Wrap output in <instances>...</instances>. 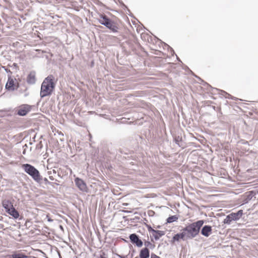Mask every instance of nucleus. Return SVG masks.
Segmentation results:
<instances>
[{
    "label": "nucleus",
    "mask_w": 258,
    "mask_h": 258,
    "mask_svg": "<svg viewBox=\"0 0 258 258\" xmlns=\"http://www.w3.org/2000/svg\"><path fill=\"white\" fill-rule=\"evenodd\" d=\"M205 223L204 220H200L186 225L183 230L187 235L188 239H191L197 237L200 233V230Z\"/></svg>",
    "instance_id": "nucleus-1"
},
{
    "label": "nucleus",
    "mask_w": 258,
    "mask_h": 258,
    "mask_svg": "<svg viewBox=\"0 0 258 258\" xmlns=\"http://www.w3.org/2000/svg\"><path fill=\"white\" fill-rule=\"evenodd\" d=\"M54 80L52 75L44 79L41 86L40 96L41 98L51 95L55 86Z\"/></svg>",
    "instance_id": "nucleus-2"
},
{
    "label": "nucleus",
    "mask_w": 258,
    "mask_h": 258,
    "mask_svg": "<svg viewBox=\"0 0 258 258\" xmlns=\"http://www.w3.org/2000/svg\"><path fill=\"white\" fill-rule=\"evenodd\" d=\"M22 168L35 181L39 184L42 183V177L41 176L38 170L34 166L28 163H26L22 164Z\"/></svg>",
    "instance_id": "nucleus-3"
},
{
    "label": "nucleus",
    "mask_w": 258,
    "mask_h": 258,
    "mask_svg": "<svg viewBox=\"0 0 258 258\" xmlns=\"http://www.w3.org/2000/svg\"><path fill=\"white\" fill-rule=\"evenodd\" d=\"M98 21L100 24L105 26L112 32L116 33L118 32V27L114 21L109 19L106 15L104 14L100 15Z\"/></svg>",
    "instance_id": "nucleus-4"
},
{
    "label": "nucleus",
    "mask_w": 258,
    "mask_h": 258,
    "mask_svg": "<svg viewBox=\"0 0 258 258\" xmlns=\"http://www.w3.org/2000/svg\"><path fill=\"white\" fill-rule=\"evenodd\" d=\"M243 214V212L242 210H240L236 213L232 212L226 216L223 222L224 224H230L232 221H236L239 220Z\"/></svg>",
    "instance_id": "nucleus-5"
},
{
    "label": "nucleus",
    "mask_w": 258,
    "mask_h": 258,
    "mask_svg": "<svg viewBox=\"0 0 258 258\" xmlns=\"http://www.w3.org/2000/svg\"><path fill=\"white\" fill-rule=\"evenodd\" d=\"M16 81L17 80L15 78L14 79L11 76H8V81L5 86L6 89L10 91H14L17 90L19 85L18 82L15 83Z\"/></svg>",
    "instance_id": "nucleus-6"
},
{
    "label": "nucleus",
    "mask_w": 258,
    "mask_h": 258,
    "mask_svg": "<svg viewBox=\"0 0 258 258\" xmlns=\"http://www.w3.org/2000/svg\"><path fill=\"white\" fill-rule=\"evenodd\" d=\"M32 106L28 104H23L17 110V114L20 116H25L32 109Z\"/></svg>",
    "instance_id": "nucleus-7"
},
{
    "label": "nucleus",
    "mask_w": 258,
    "mask_h": 258,
    "mask_svg": "<svg viewBox=\"0 0 258 258\" xmlns=\"http://www.w3.org/2000/svg\"><path fill=\"white\" fill-rule=\"evenodd\" d=\"M129 238L131 242L137 247H141L143 246V242L137 234L133 233L130 234Z\"/></svg>",
    "instance_id": "nucleus-8"
},
{
    "label": "nucleus",
    "mask_w": 258,
    "mask_h": 258,
    "mask_svg": "<svg viewBox=\"0 0 258 258\" xmlns=\"http://www.w3.org/2000/svg\"><path fill=\"white\" fill-rule=\"evenodd\" d=\"M75 182L76 186L82 191H86L87 187L85 181L82 179L77 177L75 179Z\"/></svg>",
    "instance_id": "nucleus-9"
},
{
    "label": "nucleus",
    "mask_w": 258,
    "mask_h": 258,
    "mask_svg": "<svg viewBox=\"0 0 258 258\" xmlns=\"http://www.w3.org/2000/svg\"><path fill=\"white\" fill-rule=\"evenodd\" d=\"M200 232L202 235L204 236L205 237H208L212 234V226L208 225H204V226H202V227L201 228Z\"/></svg>",
    "instance_id": "nucleus-10"
},
{
    "label": "nucleus",
    "mask_w": 258,
    "mask_h": 258,
    "mask_svg": "<svg viewBox=\"0 0 258 258\" xmlns=\"http://www.w3.org/2000/svg\"><path fill=\"white\" fill-rule=\"evenodd\" d=\"M180 239L183 240H185L188 239L187 238V235L184 232L183 229H182V232L179 233H177L175 234L172 237V241H178Z\"/></svg>",
    "instance_id": "nucleus-11"
},
{
    "label": "nucleus",
    "mask_w": 258,
    "mask_h": 258,
    "mask_svg": "<svg viewBox=\"0 0 258 258\" xmlns=\"http://www.w3.org/2000/svg\"><path fill=\"white\" fill-rule=\"evenodd\" d=\"M36 73L31 71L27 76L26 81L28 84L33 85L36 83Z\"/></svg>",
    "instance_id": "nucleus-12"
},
{
    "label": "nucleus",
    "mask_w": 258,
    "mask_h": 258,
    "mask_svg": "<svg viewBox=\"0 0 258 258\" xmlns=\"http://www.w3.org/2000/svg\"><path fill=\"white\" fill-rule=\"evenodd\" d=\"M2 205L6 212L10 211V210L11 209V208L14 207L13 203L10 200L6 199L2 201Z\"/></svg>",
    "instance_id": "nucleus-13"
},
{
    "label": "nucleus",
    "mask_w": 258,
    "mask_h": 258,
    "mask_svg": "<svg viewBox=\"0 0 258 258\" xmlns=\"http://www.w3.org/2000/svg\"><path fill=\"white\" fill-rule=\"evenodd\" d=\"M258 193V190L256 192L254 190H251L246 193V198L243 200L244 204L248 203L252 198Z\"/></svg>",
    "instance_id": "nucleus-14"
},
{
    "label": "nucleus",
    "mask_w": 258,
    "mask_h": 258,
    "mask_svg": "<svg viewBox=\"0 0 258 258\" xmlns=\"http://www.w3.org/2000/svg\"><path fill=\"white\" fill-rule=\"evenodd\" d=\"M140 258H149L150 256V250L148 248L145 247L140 250Z\"/></svg>",
    "instance_id": "nucleus-15"
},
{
    "label": "nucleus",
    "mask_w": 258,
    "mask_h": 258,
    "mask_svg": "<svg viewBox=\"0 0 258 258\" xmlns=\"http://www.w3.org/2000/svg\"><path fill=\"white\" fill-rule=\"evenodd\" d=\"M165 234V232L161 230H155L153 231V236H154L156 240H158L161 237L164 235Z\"/></svg>",
    "instance_id": "nucleus-16"
},
{
    "label": "nucleus",
    "mask_w": 258,
    "mask_h": 258,
    "mask_svg": "<svg viewBox=\"0 0 258 258\" xmlns=\"http://www.w3.org/2000/svg\"><path fill=\"white\" fill-rule=\"evenodd\" d=\"M8 211V212H7V213L12 216L14 219L18 218L20 215L18 211L16 210L14 207Z\"/></svg>",
    "instance_id": "nucleus-17"
},
{
    "label": "nucleus",
    "mask_w": 258,
    "mask_h": 258,
    "mask_svg": "<svg viewBox=\"0 0 258 258\" xmlns=\"http://www.w3.org/2000/svg\"><path fill=\"white\" fill-rule=\"evenodd\" d=\"M27 256L22 252L14 253L11 255V258H27Z\"/></svg>",
    "instance_id": "nucleus-18"
},
{
    "label": "nucleus",
    "mask_w": 258,
    "mask_h": 258,
    "mask_svg": "<svg viewBox=\"0 0 258 258\" xmlns=\"http://www.w3.org/2000/svg\"><path fill=\"white\" fill-rule=\"evenodd\" d=\"M42 181V183H41L40 184H42V183H44L45 185H50L52 186H53V185L55 184L56 185H58V183H55V182H50L48 181V180L47 179V178H43L42 177V180L41 181Z\"/></svg>",
    "instance_id": "nucleus-19"
},
{
    "label": "nucleus",
    "mask_w": 258,
    "mask_h": 258,
    "mask_svg": "<svg viewBox=\"0 0 258 258\" xmlns=\"http://www.w3.org/2000/svg\"><path fill=\"white\" fill-rule=\"evenodd\" d=\"M218 91L220 92L219 94H221V95L224 96L226 98H231L232 99H235L234 97H232V96L230 94H228L225 91L221 90H218Z\"/></svg>",
    "instance_id": "nucleus-20"
},
{
    "label": "nucleus",
    "mask_w": 258,
    "mask_h": 258,
    "mask_svg": "<svg viewBox=\"0 0 258 258\" xmlns=\"http://www.w3.org/2000/svg\"><path fill=\"white\" fill-rule=\"evenodd\" d=\"M178 217L176 215L171 216L167 219L166 222L168 223H171L176 221Z\"/></svg>",
    "instance_id": "nucleus-21"
},
{
    "label": "nucleus",
    "mask_w": 258,
    "mask_h": 258,
    "mask_svg": "<svg viewBox=\"0 0 258 258\" xmlns=\"http://www.w3.org/2000/svg\"><path fill=\"white\" fill-rule=\"evenodd\" d=\"M144 245L146 246V247H147V248L149 247L151 249L153 248L155 246L153 244H152L151 242H150L149 241H146L144 242Z\"/></svg>",
    "instance_id": "nucleus-22"
},
{
    "label": "nucleus",
    "mask_w": 258,
    "mask_h": 258,
    "mask_svg": "<svg viewBox=\"0 0 258 258\" xmlns=\"http://www.w3.org/2000/svg\"><path fill=\"white\" fill-rule=\"evenodd\" d=\"M43 147L42 141H40L36 146V150H41Z\"/></svg>",
    "instance_id": "nucleus-23"
},
{
    "label": "nucleus",
    "mask_w": 258,
    "mask_h": 258,
    "mask_svg": "<svg viewBox=\"0 0 258 258\" xmlns=\"http://www.w3.org/2000/svg\"><path fill=\"white\" fill-rule=\"evenodd\" d=\"M181 140V138H179V137H178L177 138H175V142L176 144H177L179 147L180 145H179V141Z\"/></svg>",
    "instance_id": "nucleus-24"
},
{
    "label": "nucleus",
    "mask_w": 258,
    "mask_h": 258,
    "mask_svg": "<svg viewBox=\"0 0 258 258\" xmlns=\"http://www.w3.org/2000/svg\"><path fill=\"white\" fill-rule=\"evenodd\" d=\"M164 45H165V46H167L169 49H170V50H171V53H172V55H173V54L175 53V52H174V51L173 49H172V48H171V47H170L168 45H167V44H166V43H164Z\"/></svg>",
    "instance_id": "nucleus-25"
},
{
    "label": "nucleus",
    "mask_w": 258,
    "mask_h": 258,
    "mask_svg": "<svg viewBox=\"0 0 258 258\" xmlns=\"http://www.w3.org/2000/svg\"><path fill=\"white\" fill-rule=\"evenodd\" d=\"M147 228L149 232H152V233L153 231H155V230L153 229L150 225H147Z\"/></svg>",
    "instance_id": "nucleus-26"
},
{
    "label": "nucleus",
    "mask_w": 258,
    "mask_h": 258,
    "mask_svg": "<svg viewBox=\"0 0 258 258\" xmlns=\"http://www.w3.org/2000/svg\"><path fill=\"white\" fill-rule=\"evenodd\" d=\"M24 97H27L29 95V92H27V88H26L25 90H24Z\"/></svg>",
    "instance_id": "nucleus-27"
},
{
    "label": "nucleus",
    "mask_w": 258,
    "mask_h": 258,
    "mask_svg": "<svg viewBox=\"0 0 258 258\" xmlns=\"http://www.w3.org/2000/svg\"><path fill=\"white\" fill-rule=\"evenodd\" d=\"M151 258H161L159 256L156 255L154 253H152L151 255Z\"/></svg>",
    "instance_id": "nucleus-28"
},
{
    "label": "nucleus",
    "mask_w": 258,
    "mask_h": 258,
    "mask_svg": "<svg viewBox=\"0 0 258 258\" xmlns=\"http://www.w3.org/2000/svg\"><path fill=\"white\" fill-rule=\"evenodd\" d=\"M241 144H244V145H249L248 142L246 141H242Z\"/></svg>",
    "instance_id": "nucleus-29"
},
{
    "label": "nucleus",
    "mask_w": 258,
    "mask_h": 258,
    "mask_svg": "<svg viewBox=\"0 0 258 258\" xmlns=\"http://www.w3.org/2000/svg\"><path fill=\"white\" fill-rule=\"evenodd\" d=\"M120 258H127V255L125 256H122V255H118Z\"/></svg>",
    "instance_id": "nucleus-30"
},
{
    "label": "nucleus",
    "mask_w": 258,
    "mask_h": 258,
    "mask_svg": "<svg viewBox=\"0 0 258 258\" xmlns=\"http://www.w3.org/2000/svg\"><path fill=\"white\" fill-rule=\"evenodd\" d=\"M49 178L51 180H54V178L52 176H49Z\"/></svg>",
    "instance_id": "nucleus-31"
},
{
    "label": "nucleus",
    "mask_w": 258,
    "mask_h": 258,
    "mask_svg": "<svg viewBox=\"0 0 258 258\" xmlns=\"http://www.w3.org/2000/svg\"><path fill=\"white\" fill-rule=\"evenodd\" d=\"M19 91L20 93H23V92H24V91H22V90H21V89H20V90H19Z\"/></svg>",
    "instance_id": "nucleus-32"
},
{
    "label": "nucleus",
    "mask_w": 258,
    "mask_h": 258,
    "mask_svg": "<svg viewBox=\"0 0 258 258\" xmlns=\"http://www.w3.org/2000/svg\"><path fill=\"white\" fill-rule=\"evenodd\" d=\"M48 221L49 222H52V219H50V218H48Z\"/></svg>",
    "instance_id": "nucleus-33"
},
{
    "label": "nucleus",
    "mask_w": 258,
    "mask_h": 258,
    "mask_svg": "<svg viewBox=\"0 0 258 258\" xmlns=\"http://www.w3.org/2000/svg\"><path fill=\"white\" fill-rule=\"evenodd\" d=\"M100 258H107L103 255H100Z\"/></svg>",
    "instance_id": "nucleus-34"
},
{
    "label": "nucleus",
    "mask_w": 258,
    "mask_h": 258,
    "mask_svg": "<svg viewBox=\"0 0 258 258\" xmlns=\"http://www.w3.org/2000/svg\"><path fill=\"white\" fill-rule=\"evenodd\" d=\"M48 174L49 175H50V174H51V171H48Z\"/></svg>",
    "instance_id": "nucleus-35"
},
{
    "label": "nucleus",
    "mask_w": 258,
    "mask_h": 258,
    "mask_svg": "<svg viewBox=\"0 0 258 258\" xmlns=\"http://www.w3.org/2000/svg\"><path fill=\"white\" fill-rule=\"evenodd\" d=\"M59 227L61 229H63V227L61 225H60Z\"/></svg>",
    "instance_id": "nucleus-36"
},
{
    "label": "nucleus",
    "mask_w": 258,
    "mask_h": 258,
    "mask_svg": "<svg viewBox=\"0 0 258 258\" xmlns=\"http://www.w3.org/2000/svg\"><path fill=\"white\" fill-rule=\"evenodd\" d=\"M176 57H177V59L178 60V61H181V60H180V59L178 57V56L176 55Z\"/></svg>",
    "instance_id": "nucleus-37"
},
{
    "label": "nucleus",
    "mask_w": 258,
    "mask_h": 258,
    "mask_svg": "<svg viewBox=\"0 0 258 258\" xmlns=\"http://www.w3.org/2000/svg\"><path fill=\"white\" fill-rule=\"evenodd\" d=\"M123 6H124L125 8H126V9H127V10L129 11V10L127 8V7H126V6L123 5Z\"/></svg>",
    "instance_id": "nucleus-38"
},
{
    "label": "nucleus",
    "mask_w": 258,
    "mask_h": 258,
    "mask_svg": "<svg viewBox=\"0 0 258 258\" xmlns=\"http://www.w3.org/2000/svg\"><path fill=\"white\" fill-rule=\"evenodd\" d=\"M53 173H56L55 170H53Z\"/></svg>",
    "instance_id": "nucleus-39"
},
{
    "label": "nucleus",
    "mask_w": 258,
    "mask_h": 258,
    "mask_svg": "<svg viewBox=\"0 0 258 258\" xmlns=\"http://www.w3.org/2000/svg\"><path fill=\"white\" fill-rule=\"evenodd\" d=\"M23 153L24 154H25V150H24L23 151Z\"/></svg>",
    "instance_id": "nucleus-40"
},
{
    "label": "nucleus",
    "mask_w": 258,
    "mask_h": 258,
    "mask_svg": "<svg viewBox=\"0 0 258 258\" xmlns=\"http://www.w3.org/2000/svg\"><path fill=\"white\" fill-rule=\"evenodd\" d=\"M30 145H32V142H30Z\"/></svg>",
    "instance_id": "nucleus-41"
},
{
    "label": "nucleus",
    "mask_w": 258,
    "mask_h": 258,
    "mask_svg": "<svg viewBox=\"0 0 258 258\" xmlns=\"http://www.w3.org/2000/svg\"><path fill=\"white\" fill-rule=\"evenodd\" d=\"M136 258H138V257H136Z\"/></svg>",
    "instance_id": "nucleus-42"
}]
</instances>
